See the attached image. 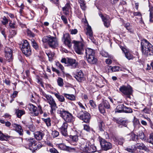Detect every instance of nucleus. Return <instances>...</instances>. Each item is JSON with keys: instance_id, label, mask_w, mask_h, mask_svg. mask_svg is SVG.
<instances>
[{"instance_id": "obj_1", "label": "nucleus", "mask_w": 153, "mask_h": 153, "mask_svg": "<svg viewBox=\"0 0 153 153\" xmlns=\"http://www.w3.org/2000/svg\"><path fill=\"white\" fill-rule=\"evenodd\" d=\"M62 40L64 44L70 48H71L72 43H73L75 51L77 54L81 55L84 53V48L83 43L79 41L72 40L68 33H66L63 34Z\"/></svg>"}, {"instance_id": "obj_2", "label": "nucleus", "mask_w": 153, "mask_h": 153, "mask_svg": "<svg viewBox=\"0 0 153 153\" xmlns=\"http://www.w3.org/2000/svg\"><path fill=\"white\" fill-rule=\"evenodd\" d=\"M141 51L143 55L146 56L153 55V46L145 39L141 42Z\"/></svg>"}, {"instance_id": "obj_3", "label": "nucleus", "mask_w": 153, "mask_h": 153, "mask_svg": "<svg viewBox=\"0 0 153 153\" xmlns=\"http://www.w3.org/2000/svg\"><path fill=\"white\" fill-rule=\"evenodd\" d=\"M80 149L83 152L87 153H93L96 151V147L92 145H90V142L85 140H82L81 142Z\"/></svg>"}, {"instance_id": "obj_4", "label": "nucleus", "mask_w": 153, "mask_h": 153, "mask_svg": "<svg viewBox=\"0 0 153 153\" xmlns=\"http://www.w3.org/2000/svg\"><path fill=\"white\" fill-rule=\"evenodd\" d=\"M43 42L47 43L49 45L51 48H54L58 45V41L56 37L50 35L44 36L42 39Z\"/></svg>"}, {"instance_id": "obj_5", "label": "nucleus", "mask_w": 153, "mask_h": 153, "mask_svg": "<svg viewBox=\"0 0 153 153\" xmlns=\"http://www.w3.org/2000/svg\"><path fill=\"white\" fill-rule=\"evenodd\" d=\"M60 114V116L66 122L71 123L74 120V118L72 114L63 109L61 110Z\"/></svg>"}, {"instance_id": "obj_6", "label": "nucleus", "mask_w": 153, "mask_h": 153, "mask_svg": "<svg viewBox=\"0 0 153 153\" xmlns=\"http://www.w3.org/2000/svg\"><path fill=\"white\" fill-rule=\"evenodd\" d=\"M26 144L28 146V148L33 152L37 150L38 149H39L40 146H39L38 145H37L36 143V141L34 138H27L26 139Z\"/></svg>"}, {"instance_id": "obj_7", "label": "nucleus", "mask_w": 153, "mask_h": 153, "mask_svg": "<svg viewBox=\"0 0 153 153\" xmlns=\"http://www.w3.org/2000/svg\"><path fill=\"white\" fill-rule=\"evenodd\" d=\"M21 49L23 53L27 56H29L31 53V51L30 45L27 40L24 41Z\"/></svg>"}, {"instance_id": "obj_8", "label": "nucleus", "mask_w": 153, "mask_h": 153, "mask_svg": "<svg viewBox=\"0 0 153 153\" xmlns=\"http://www.w3.org/2000/svg\"><path fill=\"white\" fill-rule=\"evenodd\" d=\"M77 117L80 119L83 120L84 122L86 123H88L89 122L91 118L89 113L86 111L83 112L82 111L78 113Z\"/></svg>"}, {"instance_id": "obj_9", "label": "nucleus", "mask_w": 153, "mask_h": 153, "mask_svg": "<svg viewBox=\"0 0 153 153\" xmlns=\"http://www.w3.org/2000/svg\"><path fill=\"white\" fill-rule=\"evenodd\" d=\"M119 90L123 94L126 95L127 97L131 98L130 95L132 94V90L130 86H122L120 88Z\"/></svg>"}, {"instance_id": "obj_10", "label": "nucleus", "mask_w": 153, "mask_h": 153, "mask_svg": "<svg viewBox=\"0 0 153 153\" xmlns=\"http://www.w3.org/2000/svg\"><path fill=\"white\" fill-rule=\"evenodd\" d=\"M44 99L50 104L51 109L50 111L51 113V114H53L54 111H55L56 109L57 108L54 100L51 95L46 99V100L44 98Z\"/></svg>"}, {"instance_id": "obj_11", "label": "nucleus", "mask_w": 153, "mask_h": 153, "mask_svg": "<svg viewBox=\"0 0 153 153\" xmlns=\"http://www.w3.org/2000/svg\"><path fill=\"white\" fill-rule=\"evenodd\" d=\"M67 122H59L58 124V126L60 129L62 134L66 136L67 135V129L68 127Z\"/></svg>"}, {"instance_id": "obj_12", "label": "nucleus", "mask_w": 153, "mask_h": 153, "mask_svg": "<svg viewBox=\"0 0 153 153\" xmlns=\"http://www.w3.org/2000/svg\"><path fill=\"white\" fill-rule=\"evenodd\" d=\"M100 144L102 149L105 151H107L112 148L111 144L106 141L105 140L102 139L100 141Z\"/></svg>"}, {"instance_id": "obj_13", "label": "nucleus", "mask_w": 153, "mask_h": 153, "mask_svg": "<svg viewBox=\"0 0 153 153\" xmlns=\"http://www.w3.org/2000/svg\"><path fill=\"white\" fill-rule=\"evenodd\" d=\"M74 77L79 82H81L85 79L83 73L80 70H77L76 74H74Z\"/></svg>"}, {"instance_id": "obj_14", "label": "nucleus", "mask_w": 153, "mask_h": 153, "mask_svg": "<svg viewBox=\"0 0 153 153\" xmlns=\"http://www.w3.org/2000/svg\"><path fill=\"white\" fill-rule=\"evenodd\" d=\"M99 15L102 19L104 26L106 27H108L110 26L111 20L109 16L107 15L104 16L101 13L99 14Z\"/></svg>"}, {"instance_id": "obj_15", "label": "nucleus", "mask_w": 153, "mask_h": 153, "mask_svg": "<svg viewBox=\"0 0 153 153\" xmlns=\"http://www.w3.org/2000/svg\"><path fill=\"white\" fill-rule=\"evenodd\" d=\"M5 57L7 60L10 61L13 59L12 51L11 49L8 47L5 49Z\"/></svg>"}, {"instance_id": "obj_16", "label": "nucleus", "mask_w": 153, "mask_h": 153, "mask_svg": "<svg viewBox=\"0 0 153 153\" xmlns=\"http://www.w3.org/2000/svg\"><path fill=\"white\" fill-rule=\"evenodd\" d=\"M77 63L75 59L68 58L67 60V65L71 68H75L77 66Z\"/></svg>"}, {"instance_id": "obj_17", "label": "nucleus", "mask_w": 153, "mask_h": 153, "mask_svg": "<svg viewBox=\"0 0 153 153\" xmlns=\"http://www.w3.org/2000/svg\"><path fill=\"white\" fill-rule=\"evenodd\" d=\"M59 148L61 150L68 152H71L72 150H75V148L66 146L65 144L63 143L59 144Z\"/></svg>"}, {"instance_id": "obj_18", "label": "nucleus", "mask_w": 153, "mask_h": 153, "mask_svg": "<svg viewBox=\"0 0 153 153\" xmlns=\"http://www.w3.org/2000/svg\"><path fill=\"white\" fill-rule=\"evenodd\" d=\"M113 140L116 144L121 145H123L125 140V139L121 137H114Z\"/></svg>"}, {"instance_id": "obj_19", "label": "nucleus", "mask_w": 153, "mask_h": 153, "mask_svg": "<svg viewBox=\"0 0 153 153\" xmlns=\"http://www.w3.org/2000/svg\"><path fill=\"white\" fill-rule=\"evenodd\" d=\"M71 4L68 3L62 8L64 14L66 16L68 15L69 12L71 11Z\"/></svg>"}, {"instance_id": "obj_20", "label": "nucleus", "mask_w": 153, "mask_h": 153, "mask_svg": "<svg viewBox=\"0 0 153 153\" xmlns=\"http://www.w3.org/2000/svg\"><path fill=\"white\" fill-rule=\"evenodd\" d=\"M45 135L44 133L42 131H36L34 133L35 138L37 140H42Z\"/></svg>"}, {"instance_id": "obj_21", "label": "nucleus", "mask_w": 153, "mask_h": 153, "mask_svg": "<svg viewBox=\"0 0 153 153\" xmlns=\"http://www.w3.org/2000/svg\"><path fill=\"white\" fill-rule=\"evenodd\" d=\"M112 120L117 123L122 125L124 126H127V122L126 121L120 118H117L115 117H113Z\"/></svg>"}, {"instance_id": "obj_22", "label": "nucleus", "mask_w": 153, "mask_h": 153, "mask_svg": "<svg viewBox=\"0 0 153 153\" xmlns=\"http://www.w3.org/2000/svg\"><path fill=\"white\" fill-rule=\"evenodd\" d=\"M85 53L86 58L90 57L91 56L94 55V51L90 48H87L85 49Z\"/></svg>"}, {"instance_id": "obj_23", "label": "nucleus", "mask_w": 153, "mask_h": 153, "mask_svg": "<svg viewBox=\"0 0 153 153\" xmlns=\"http://www.w3.org/2000/svg\"><path fill=\"white\" fill-rule=\"evenodd\" d=\"M86 59L88 62L91 64H96L97 61V59L95 57L94 55L87 58Z\"/></svg>"}, {"instance_id": "obj_24", "label": "nucleus", "mask_w": 153, "mask_h": 153, "mask_svg": "<svg viewBox=\"0 0 153 153\" xmlns=\"http://www.w3.org/2000/svg\"><path fill=\"white\" fill-rule=\"evenodd\" d=\"M12 126L15 128L16 131L20 135H22L23 130L21 126L20 125L16 124H12Z\"/></svg>"}, {"instance_id": "obj_25", "label": "nucleus", "mask_w": 153, "mask_h": 153, "mask_svg": "<svg viewBox=\"0 0 153 153\" xmlns=\"http://www.w3.org/2000/svg\"><path fill=\"white\" fill-rule=\"evenodd\" d=\"M124 106L123 104H121L117 105L115 110V112L121 113L124 112Z\"/></svg>"}, {"instance_id": "obj_26", "label": "nucleus", "mask_w": 153, "mask_h": 153, "mask_svg": "<svg viewBox=\"0 0 153 153\" xmlns=\"http://www.w3.org/2000/svg\"><path fill=\"white\" fill-rule=\"evenodd\" d=\"M136 146L137 148L139 149L144 150L147 152L149 151L148 148L143 143H137Z\"/></svg>"}, {"instance_id": "obj_27", "label": "nucleus", "mask_w": 153, "mask_h": 153, "mask_svg": "<svg viewBox=\"0 0 153 153\" xmlns=\"http://www.w3.org/2000/svg\"><path fill=\"white\" fill-rule=\"evenodd\" d=\"M55 96L58 99L59 101L63 102L65 101V99L64 97V96H63L62 95H60L59 93H54Z\"/></svg>"}, {"instance_id": "obj_28", "label": "nucleus", "mask_w": 153, "mask_h": 153, "mask_svg": "<svg viewBox=\"0 0 153 153\" xmlns=\"http://www.w3.org/2000/svg\"><path fill=\"white\" fill-rule=\"evenodd\" d=\"M109 71H111L112 72H116L121 71V70L120 67L118 66H115L114 67H111V66H108V67Z\"/></svg>"}, {"instance_id": "obj_29", "label": "nucleus", "mask_w": 153, "mask_h": 153, "mask_svg": "<svg viewBox=\"0 0 153 153\" xmlns=\"http://www.w3.org/2000/svg\"><path fill=\"white\" fill-rule=\"evenodd\" d=\"M30 110L33 111L34 113V115L35 116H37L38 114V112L37 110V107L33 104L30 105Z\"/></svg>"}, {"instance_id": "obj_30", "label": "nucleus", "mask_w": 153, "mask_h": 153, "mask_svg": "<svg viewBox=\"0 0 153 153\" xmlns=\"http://www.w3.org/2000/svg\"><path fill=\"white\" fill-rule=\"evenodd\" d=\"M125 48L122 49V51L125 53V55L126 58L128 60H130L133 59L134 57L133 55L131 54L130 52H125Z\"/></svg>"}, {"instance_id": "obj_31", "label": "nucleus", "mask_w": 153, "mask_h": 153, "mask_svg": "<svg viewBox=\"0 0 153 153\" xmlns=\"http://www.w3.org/2000/svg\"><path fill=\"white\" fill-rule=\"evenodd\" d=\"M16 114L17 117L20 118L21 117L25 114V111L24 110H20L18 109L16 110Z\"/></svg>"}, {"instance_id": "obj_32", "label": "nucleus", "mask_w": 153, "mask_h": 153, "mask_svg": "<svg viewBox=\"0 0 153 153\" xmlns=\"http://www.w3.org/2000/svg\"><path fill=\"white\" fill-rule=\"evenodd\" d=\"M46 53L48 57L49 60H52L54 55V53L53 52H51L49 50H47L46 51Z\"/></svg>"}, {"instance_id": "obj_33", "label": "nucleus", "mask_w": 153, "mask_h": 153, "mask_svg": "<svg viewBox=\"0 0 153 153\" xmlns=\"http://www.w3.org/2000/svg\"><path fill=\"white\" fill-rule=\"evenodd\" d=\"M79 3L81 9L84 11L86 9V6L85 1L83 0H79Z\"/></svg>"}, {"instance_id": "obj_34", "label": "nucleus", "mask_w": 153, "mask_h": 153, "mask_svg": "<svg viewBox=\"0 0 153 153\" xmlns=\"http://www.w3.org/2000/svg\"><path fill=\"white\" fill-rule=\"evenodd\" d=\"M10 137V136L4 134L0 131V140H7Z\"/></svg>"}, {"instance_id": "obj_35", "label": "nucleus", "mask_w": 153, "mask_h": 153, "mask_svg": "<svg viewBox=\"0 0 153 153\" xmlns=\"http://www.w3.org/2000/svg\"><path fill=\"white\" fill-rule=\"evenodd\" d=\"M63 95L66 98L71 100H74L75 99V97L74 95L66 93H64Z\"/></svg>"}, {"instance_id": "obj_36", "label": "nucleus", "mask_w": 153, "mask_h": 153, "mask_svg": "<svg viewBox=\"0 0 153 153\" xmlns=\"http://www.w3.org/2000/svg\"><path fill=\"white\" fill-rule=\"evenodd\" d=\"M149 11H150L149 21L153 22V7H150Z\"/></svg>"}, {"instance_id": "obj_37", "label": "nucleus", "mask_w": 153, "mask_h": 153, "mask_svg": "<svg viewBox=\"0 0 153 153\" xmlns=\"http://www.w3.org/2000/svg\"><path fill=\"white\" fill-rule=\"evenodd\" d=\"M42 120L48 127L51 126V120L50 118H48L47 119L42 118Z\"/></svg>"}, {"instance_id": "obj_38", "label": "nucleus", "mask_w": 153, "mask_h": 153, "mask_svg": "<svg viewBox=\"0 0 153 153\" xmlns=\"http://www.w3.org/2000/svg\"><path fill=\"white\" fill-rule=\"evenodd\" d=\"M98 108L99 110L101 113L102 114H104L105 113V108L102 103H101L99 105Z\"/></svg>"}, {"instance_id": "obj_39", "label": "nucleus", "mask_w": 153, "mask_h": 153, "mask_svg": "<svg viewBox=\"0 0 153 153\" xmlns=\"http://www.w3.org/2000/svg\"><path fill=\"white\" fill-rule=\"evenodd\" d=\"M128 137H131L130 140L137 141L138 139V136L134 134H131L128 135Z\"/></svg>"}, {"instance_id": "obj_40", "label": "nucleus", "mask_w": 153, "mask_h": 153, "mask_svg": "<svg viewBox=\"0 0 153 153\" xmlns=\"http://www.w3.org/2000/svg\"><path fill=\"white\" fill-rule=\"evenodd\" d=\"M70 138H71L72 140L71 142V144L73 145L74 146L76 145V144H73V142H76L78 140V136L76 135L72 136L71 135L70 136Z\"/></svg>"}, {"instance_id": "obj_41", "label": "nucleus", "mask_w": 153, "mask_h": 153, "mask_svg": "<svg viewBox=\"0 0 153 153\" xmlns=\"http://www.w3.org/2000/svg\"><path fill=\"white\" fill-rule=\"evenodd\" d=\"M31 44L33 47L36 50H37L38 48V45L36 42L35 41L34 39H32L31 40Z\"/></svg>"}, {"instance_id": "obj_42", "label": "nucleus", "mask_w": 153, "mask_h": 153, "mask_svg": "<svg viewBox=\"0 0 153 153\" xmlns=\"http://www.w3.org/2000/svg\"><path fill=\"white\" fill-rule=\"evenodd\" d=\"M58 85L60 87H62L64 85L63 79L60 77L58 78L57 80Z\"/></svg>"}, {"instance_id": "obj_43", "label": "nucleus", "mask_w": 153, "mask_h": 153, "mask_svg": "<svg viewBox=\"0 0 153 153\" xmlns=\"http://www.w3.org/2000/svg\"><path fill=\"white\" fill-rule=\"evenodd\" d=\"M138 137H139L140 138L143 140H145V137L144 133L142 131H140L138 133Z\"/></svg>"}, {"instance_id": "obj_44", "label": "nucleus", "mask_w": 153, "mask_h": 153, "mask_svg": "<svg viewBox=\"0 0 153 153\" xmlns=\"http://www.w3.org/2000/svg\"><path fill=\"white\" fill-rule=\"evenodd\" d=\"M86 29L87 31L86 32V34L88 36L93 34L91 27L90 26L88 25Z\"/></svg>"}, {"instance_id": "obj_45", "label": "nucleus", "mask_w": 153, "mask_h": 153, "mask_svg": "<svg viewBox=\"0 0 153 153\" xmlns=\"http://www.w3.org/2000/svg\"><path fill=\"white\" fill-rule=\"evenodd\" d=\"M106 109H109L110 108V105L109 102L107 100H105L101 103Z\"/></svg>"}, {"instance_id": "obj_46", "label": "nucleus", "mask_w": 153, "mask_h": 153, "mask_svg": "<svg viewBox=\"0 0 153 153\" xmlns=\"http://www.w3.org/2000/svg\"><path fill=\"white\" fill-rule=\"evenodd\" d=\"M146 141L152 144L153 145V133L150 134L149 138L146 140Z\"/></svg>"}, {"instance_id": "obj_47", "label": "nucleus", "mask_w": 153, "mask_h": 153, "mask_svg": "<svg viewBox=\"0 0 153 153\" xmlns=\"http://www.w3.org/2000/svg\"><path fill=\"white\" fill-rule=\"evenodd\" d=\"M104 124V122L102 121H100V122L99 125V130L101 131H103V126Z\"/></svg>"}, {"instance_id": "obj_48", "label": "nucleus", "mask_w": 153, "mask_h": 153, "mask_svg": "<svg viewBox=\"0 0 153 153\" xmlns=\"http://www.w3.org/2000/svg\"><path fill=\"white\" fill-rule=\"evenodd\" d=\"M133 111L131 108L124 106V112L126 113H132Z\"/></svg>"}, {"instance_id": "obj_49", "label": "nucleus", "mask_w": 153, "mask_h": 153, "mask_svg": "<svg viewBox=\"0 0 153 153\" xmlns=\"http://www.w3.org/2000/svg\"><path fill=\"white\" fill-rule=\"evenodd\" d=\"M56 65L62 72H63L64 69V67L59 62H56Z\"/></svg>"}, {"instance_id": "obj_50", "label": "nucleus", "mask_w": 153, "mask_h": 153, "mask_svg": "<svg viewBox=\"0 0 153 153\" xmlns=\"http://www.w3.org/2000/svg\"><path fill=\"white\" fill-rule=\"evenodd\" d=\"M27 33L28 36L31 37H34L35 36V35L34 33L29 30H27Z\"/></svg>"}, {"instance_id": "obj_51", "label": "nucleus", "mask_w": 153, "mask_h": 153, "mask_svg": "<svg viewBox=\"0 0 153 153\" xmlns=\"http://www.w3.org/2000/svg\"><path fill=\"white\" fill-rule=\"evenodd\" d=\"M89 103L91 107L94 108H95L96 107L95 103L93 100H90L89 101Z\"/></svg>"}, {"instance_id": "obj_52", "label": "nucleus", "mask_w": 153, "mask_h": 153, "mask_svg": "<svg viewBox=\"0 0 153 153\" xmlns=\"http://www.w3.org/2000/svg\"><path fill=\"white\" fill-rule=\"evenodd\" d=\"M52 135L54 137H57L59 135V132L56 130H54L52 131Z\"/></svg>"}, {"instance_id": "obj_53", "label": "nucleus", "mask_w": 153, "mask_h": 153, "mask_svg": "<svg viewBox=\"0 0 153 153\" xmlns=\"http://www.w3.org/2000/svg\"><path fill=\"white\" fill-rule=\"evenodd\" d=\"M2 19L3 20L1 22L3 25H5L8 23V20L5 16L3 17Z\"/></svg>"}, {"instance_id": "obj_54", "label": "nucleus", "mask_w": 153, "mask_h": 153, "mask_svg": "<svg viewBox=\"0 0 153 153\" xmlns=\"http://www.w3.org/2000/svg\"><path fill=\"white\" fill-rule=\"evenodd\" d=\"M61 19L64 23L66 24L68 23L67 19L65 16L64 15L61 16Z\"/></svg>"}, {"instance_id": "obj_55", "label": "nucleus", "mask_w": 153, "mask_h": 153, "mask_svg": "<svg viewBox=\"0 0 153 153\" xmlns=\"http://www.w3.org/2000/svg\"><path fill=\"white\" fill-rule=\"evenodd\" d=\"M49 152L51 153H59L58 151L54 148H52L50 149Z\"/></svg>"}, {"instance_id": "obj_56", "label": "nucleus", "mask_w": 153, "mask_h": 153, "mask_svg": "<svg viewBox=\"0 0 153 153\" xmlns=\"http://www.w3.org/2000/svg\"><path fill=\"white\" fill-rule=\"evenodd\" d=\"M70 31L71 32V33L72 34H76L78 32L77 30L76 29H71Z\"/></svg>"}, {"instance_id": "obj_57", "label": "nucleus", "mask_w": 153, "mask_h": 153, "mask_svg": "<svg viewBox=\"0 0 153 153\" xmlns=\"http://www.w3.org/2000/svg\"><path fill=\"white\" fill-rule=\"evenodd\" d=\"M133 14L134 16H138L140 17L141 19H142V15L140 12H134Z\"/></svg>"}, {"instance_id": "obj_58", "label": "nucleus", "mask_w": 153, "mask_h": 153, "mask_svg": "<svg viewBox=\"0 0 153 153\" xmlns=\"http://www.w3.org/2000/svg\"><path fill=\"white\" fill-rule=\"evenodd\" d=\"M89 38L94 43L96 42L95 40L93 37V34L90 35L88 36Z\"/></svg>"}, {"instance_id": "obj_59", "label": "nucleus", "mask_w": 153, "mask_h": 153, "mask_svg": "<svg viewBox=\"0 0 153 153\" xmlns=\"http://www.w3.org/2000/svg\"><path fill=\"white\" fill-rule=\"evenodd\" d=\"M84 129L87 131H89L90 130V127L87 125H84Z\"/></svg>"}, {"instance_id": "obj_60", "label": "nucleus", "mask_w": 153, "mask_h": 153, "mask_svg": "<svg viewBox=\"0 0 153 153\" xmlns=\"http://www.w3.org/2000/svg\"><path fill=\"white\" fill-rule=\"evenodd\" d=\"M41 94L44 97H45L46 99L48 98L51 95H48L46 94L45 92H42L41 93Z\"/></svg>"}, {"instance_id": "obj_61", "label": "nucleus", "mask_w": 153, "mask_h": 153, "mask_svg": "<svg viewBox=\"0 0 153 153\" xmlns=\"http://www.w3.org/2000/svg\"><path fill=\"white\" fill-rule=\"evenodd\" d=\"M4 82L7 85H10V82L9 79H5Z\"/></svg>"}, {"instance_id": "obj_62", "label": "nucleus", "mask_w": 153, "mask_h": 153, "mask_svg": "<svg viewBox=\"0 0 153 153\" xmlns=\"http://www.w3.org/2000/svg\"><path fill=\"white\" fill-rule=\"evenodd\" d=\"M102 55L105 57H108L109 56V54L105 52H102L101 53Z\"/></svg>"}, {"instance_id": "obj_63", "label": "nucleus", "mask_w": 153, "mask_h": 153, "mask_svg": "<svg viewBox=\"0 0 153 153\" xmlns=\"http://www.w3.org/2000/svg\"><path fill=\"white\" fill-rule=\"evenodd\" d=\"M18 92L16 91H14L12 95V97L15 98L16 97L18 94Z\"/></svg>"}, {"instance_id": "obj_64", "label": "nucleus", "mask_w": 153, "mask_h": 153, "mask_svg": "<svg viewBox=\"0 0 153 153\" xmlns=\"http://www.w3.org/2000/svg\"><path fill=\"white\" fill-rule=\"evenodd\" d=\"M129 32L131 33H133L134 32V30L132 29L131 26L127 28H126Z\"/></svg>"}]
</instances>
